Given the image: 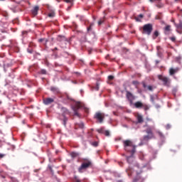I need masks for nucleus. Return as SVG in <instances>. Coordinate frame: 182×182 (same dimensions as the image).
I'll list each match as a JSON object with an SVG mask.
<instances>
[{
	"mask_svg": "<svg viewBox=\"0 0 182 182\" xmlns=\"http://www.w3.org/2000/svg\"><path fill=\"white\" fill-rule=\"evenodd\" d=\"M158 134L160 136V137H163V133L158 132Z\"/></svg>",
	"mask_w": 182,
	"mask_h": 182,
	"instance_id": "nucleus-36",
	"label": "nucleus"
},
{
	"mask_svg": "<svg viewBox=\"0 0 182 182\" xmlns=\"http://www.w3.org/2000/svg\"><path fill=\"white\" fill-rule=\"evenodd\" d=\"M132 83L134 85V86H137V85H139V82L137 81H133Z\"/></svg>",
	"mask_w": 182,
	"mask_h": 182,
	"instance_id": "nucleus-32",
	"label": "nucleus"
},
{
	"mask_svg": "<svg viewBox=\"0 0 182 182\" xmlns=\"http://www.w3.org/2000/svg\"><path fill=\"white\" fill-rule=\"evenodd\" d=\"M41 73H42V75H46V70H41Z\"/></svg>",
	"mask_w": 182,
	"mask_h": 182,
	"instance_id": "nucleus-29",
	"label": "nucleus"
},
{
	"mask_svg": "<svg viewBox=\"0 0 182 182\" xmlns=\"http://www.w3.org/2000/svg\"><path fill=\"white\" fill-rule=\"evenodd\" d=\"M157 36H159V31H155L154 33V39H156V38H157Z\"/></svg>",
	"mask_w": 182,
	"mask_h": 182,
	"instance_id": "nucleus-24",
	"label": "nucleus"
},
{
	"mask_svg": "<svg viewBox=\"0 0 182 182\" xmlns=\"http://www.w3.org/2000/svg\"><path fill=\"white\" fill-rule=\"evenodd\" d=\"M172 22H173V23H176L174 22V20H173Z\"/></svg>",
	"mask_w": 182,
	"mask_h": 182,
	"instance_id": "nucleus-47",
	"label": "nucleus"
},
{
	"mask_svg": "<svg viewBox=\"0 0 182 182\" xmlns=\"http://www.w3.org/2000/svg\"><path fill=\"white\" fill-rule=\"evenodd\" d=\"M98 133H102V134H105L106 136H110V132L109 131H105L104 128H100L97 130Z\"/></svg>",
	"mask_w": 182,
	"mask_h": 182,
	"instance_id": "nucleus-13",
	"label": "nucleus"
},
{
	"mask_svg": "<svg viewBox=\"0 0 182 182\" xmlns=\"http://www.w3.org/2000/svg\"><path fill=\"white\" fill-rule=\"evenodd\" d=\"M75 182H80V181L79 179H77V177H75Z\"/></svg>",
	"mask_w": 182,
	"mask_h": 182,
	"instance_id": "nucleus-39",
	"label": "nucleus"
},
{
	"mask_svg": "<svg viewBox=\"0 0 182 182\" xmlns=\"http://www.w3.org/2000/svg\"><path fill=\"white\" fill-rule=\"evenodd\" d=\"M123 144H124V149L125 151H128L131 153V154H134V153H136V146L132 141L131 140H124L123 141Z\"/></svg>",
	"mask_w": 182,
	"mask_h": 182,
	"instance_id": "nucleus-1",
	"label": "nucleus"
},
{
	"mask_svg": "<svg viewBox=\"0 0 182 182\" xmlns=\"http://www.w3.org/2000/svg\"><path fill=\"white\" fill-rule=\"evenodd\" d=\"M71 157H73V159H75V157H77V156H79V154L76 153V152H72L70 154Z\"/></svg>",
	"mask_w": 182,
	"mask_h": 182,
	"instance_id": "nucleus-21",
	"label": "nucleus"
},
{
	"mask_svg": "<svg viewBox=\"0 0 182 182\" xmlns=\"http://www.w3.org/2000/svg\"><path fill=\"white\" fill-rule=\"evenodd\" d=\"M92 166V162L89 160L85 161L78 168L79 173H83L87 168H89Z\"/></svg>",
	"mask_w": 182,
	"mask_h": 182,
	"instance_id": "nucleus-4",
	"label": "nucleus"
},
{
	"mask_svg": "<svg viewBox=\"0 0 182 182\" xmlns=\"http://www.w3.org/2000/svg\"><path fill=\"white\" fill-rule=\"evenodd\" d=\"M158 79H159V80H161V82H163L164 86H167L168 87V86H170L171 81L169 77H167L163 75H159Z\"/></svg>",
	"mask_w": 182,
	"mask_h": 182,
	"instance_id": "nucleus-6",
	"label": "nucleus"
},
{
	"mask_svg": "<svg viewBox=\"0 0 182 182\" xmlns=\"http://www.w3.org/2000/svg\"><path fill=\"white\" fill-rule=\"evenodd\" d=\"M95 90H99V84H97L96 87H95Z\"/></svg>",
	"mask_w": 182,
	"mask_h": 182,
	"instance_id": "nucleus-37",
	"label": "nucleus"
},
{
	"mask_svg": "<svg viewBox=\"0 0 182 182\" xmlns=\"http://www.w3.org/2000/svg\"><path fill=\"white\" fill-rule=\"evenodd\" d=\"M143 33H146V35H151L153 31V26L150 23L145 24L143 27Z\"/></svg>",
	"mask_w": 182,
	"mask_h": 182,
	"instance_id": "nucleus-5",
	"label": "nucleus"
},
{
	"mask_svg": "<svg viewBox=\"0 0 182 182\" xmlns=\"http://www.w3.org/2000/svg\"><path fill=\"white\" fill-rule=\"evenodd\" d=\"M151 100H152V102H154V100H153V97H151Z\"/></svg>",
	"mask_w": 182,
	"mask_h": 182,
	"instance_id": "nucleus-48",
	"label": "nucleus"
},
{
	"mask_svg": "<svg viewBox=\"0 0 182 182\" xmlns=\"http://www.w3.org/2000/svg\"><path fill=\"white\" fill-rule=\"evenodd\" d=\"M80 107H82V104H80V102H77L75 105L73 107L75 116H77L78 117H80V115L77 112V110H79Z\"/></svg>",
	"mask_w": 182,
	"mask_h": 182,
	"instance_id": "nucleus-9",
	"label": "nucleus"
},
{
	"mask_svg": "<svg viewBox=\"0 0 182 182\" xmlns=\"http://www.w3.org/2000/svg\"><path fill=\"white\" fill-rule=\"evenodd\" d=\"M156 63H159V61H156Z\"/></svg>",
	"mask_w": 182,
	"mask_h": 182,
	"instance_id": "nucleus-50",
	"label": "nucleus"
},
{
	"mask_svg": "<svg viewBox=\"0 0 182 182\" xmlns=\"http://www.w3.org/2000/svg\"><path fill=\"white\" fill-rule=\"evenodd\" d=\"M39 11V6H35L33 9L31 10V13L33 16H36L38 15V11Z\"/></svg>",
	"mask_w": 182,
	"mask_h": 182,
	"instance_id": "nucleus-14",
	"label": "nucleus"
},
{
	"mask_svg": "<svg viewBox=\"0 0 182 182\" xmlns=\"http://www.w3.org/2000/svg\"><path fill=\"white\" fill-rule=\"evenodd\" d=\"M166 129H170V125H167Z\"/></svg>",
	"mask_w": 182,
	"mask_h": 182,
	"instance_id": "nucleus-43",
	"label": "nucleus"
},
{
	"mask_svg": "<svg viewBox=\"0 0 182 182\" xmlns=\"http://www.w3.org/2000/svg\"><path fill=\"white\" fill-rule=\"evenodd\" d=\"M48 16H49V18H53V16H55V12L52 11V12L49 13Z\"/></svg>",
	"mask_w": 182,
	"mask_h": 182,
	"instance_id": "nucleus-23",
	"label": "nucleus"
},
{
	"mask_svg": "<svg viewBox=\"0 0 182 182\" xmlns=\"http://www.w3.org/2000/svg\"><path fill=\"white\" fill-rule=\"evenodd\" d=\"M154 129V127H147V129H146V133H147L148 135L144 136L142 139V141L144 143L149 141V140H151V139H154V134H153Z\"/></svg>",
	"mask_w": 182,
	"mask_h": 182,
	"instance_id": "nucleus-2",
	"label": "nucleus"
},
{
	"mask_svg": "<svg viewBox=\"0 0 182 182\" xmlns=\"http://www.w3.org/2000/svg\"><path fill=\"white\" fill-rule=\"evenodd\" d=\"M50 90L52 92H54V93H59V90L57 88V87H52L50 88Z\"/></svg>",
	"mask_w": 182,
	"mask_h": 182,
	"instance_id": "nucleus-19",
	"label": "nucleus"
},
{
	"mask_svg": "<svg viewBox=\"0 0 182 182\" xmlns=\"http://www.w3.org/2000/svg\"><path fill=\"white\" fill-rule=\"evenodd\" d=\"M171 28V26H166V27H165V31H170V28Z\"/></svg>",
	"mask_w": 182,
	"mask_h": 182,
	"instance_id": "nucleus-28",
	"label": "nucleus"
},
{
	"mask_svg": "<svg viewBox=\"0 0 182 182\" xmlns=\"http://www.w3.org/2000/svg\"><path fill=\"white\" fill-rule=\"evenodd\" d=\"M171 40L172 41V42H175L176 41V37H171Z\"/></svg>",
	"mask_w": 182,
	"mask_h": 182,
	"instance_id": "nucleus-35",
	"label": "nucleus"
},
{
	"mask_svg": "<svg viewBox=\"0 0 182 182\" xmlns=\"http://www.w3.org/2000/svg\"><path fill=\"white\" fill-rule=\"evenodd\" d=\"M95 24L93 23H91L90 24V26L89 27H87V31H92V26H93Z\"/></svg>",
	"mask_w": 182,
	"mask_h": 182,
	"instance_id": "nucleus-25",
	"label": "nucleus"
},
{
	"mask_svg": "<svg viewBox=\"0 0 182 182\" xmlns=\"http://www.w3.org/2000/svg\"><path fill=\"white\" fill-rule=\"evenodd\" d=\"M29 52V53H32V50H30V51H28Z\"/></svg>",
	"mask_w": 182,
	"mask_h": 182,
	"instance_id": "nucleus-45",
	"label": "nucleus"
},
{
	"mask_svg": "<svg viewBox=\"0 0 182 182\" xmlns=\"http://www.w3.org/2000/svg\"><path fill=\"white\" fill-rule=\"evenodd\" d=\"M127 160L128 163H129V164H132V163H133V161H134V156H133V154H132V156H128L127 158Z\"/></svg>",
	"mask_w": 182,
	"mask_h": 182,
	"instance_id": "nucleus-17",
	"label": "nucleus"
},
{
	"mask_svg": "<svg viewBox=\"0 0 182 182\" xmlns=\"http://www.w3.org/2000/svg\"><path fill=\"white\" fill-rule=\"evenodd\" d=\"M139 159H140L141 160H143V158H141V156H139Z\"/></svg>",
	"mask_w": 182,
	"mask_h": 182,
	"instance_id": "nucleus-44",
	"label": "nucleus"
},
{
	"mask_svg": "<svg viewBox=\"0 0 182 182\" xmlns=\"http://www.w3.org/2000/svg\"><path fill=\"white\" fill-rule=\"evenodd\" d=\"M23 33H26V32H23Z\"/></svg>",
	"mask_w": 182,
	"mask_h": 182,
	"instance_id": "nucleus-49",
	"label": "nucleus"
},
{
	"mask_svg": "<svg viewBox=\"0 0 182 182\" xmlns=\"http://www.w3.org/2000/svg\"><path fill=\"white\" fill-rule=\"evenodd\" d=\"M127 97L129 102H130L131 105L133 104V101L136 100V97H134V95H133V94L129 91L127 92Z\"/></svg>",
	"mask_w": 182,
	"mask_h": 182,
	"instance_id": "nucleus-10",
	"label": "nucleus"
},
{
	"mask_svg": "<svg viewBox=\"0 0 182 182\" xmlns=\"http://www.w3.org/2000/svg\"><path fill=\"white\" fill-rule=\"evenodd\" d=\"M136 119H137L138 123H143V116H141V114H137Z\"/></svg>",
	"mask_w": 182,
	"mask_h": 182,
	"instance_id": "nucleus-18",
	"label": "nucleus"
},
{
	"mask_svg": "<svg viewBox=\"0 0 182 182\" xmlns=\"http://www.w3.org/2000/svg\"><path fill=\"white\" fill-rule=\"evenodd\" d=\"M57 2H60V0H56ZM64 2H66L67 4H70L73 2V0H64Z\"/></svg>",
	"mask_w": 182,
	"mask_h": 182,
	"instance_id": "nucleus-22",
	"label": "nucleus"
},
{
	"mask_svg": "<svg viewBox=\"0 0 182 182\" xmlns=\"http://www.w3.org/2000/svg\"><path fill=\"white\" fill-rule=\"evenodd\" d=\"M95 119L97 120L99 123H103V120L105 119V114L103 112H96L95 116Z\"/></svg>",
	"mask_w": 182,
	"mask_h": 182,
	"instance_id": "nucleus-8",
	"label": "nucleus"
},
{
	"mask_svg": "<svg viewBox=\"0 0 182 182\" xmlns=\"http://www.w3.org/2000/svg\"><path fill=\"white\" fill-rule=\"evenodd\" d=\"M55 102V98H50V97H48V98H45L43 99V103L44 105H52V103H53Z\"/></svg>",
	"mask_w": 182,
	"mask_h": 182,
	"instance_id": "nucleus-12",
	"label": "nucleus"
},
{
	"mask_svg": "<svg viewBox=\"0 0 182 182\" xmlns=\"http://www.w3.org/2000/svg\"><path fill=\"white\" fill-rule=\"evenodd\" d=\"M144 104L141 102L138 101L134 103V106L136 109H140V107H143Z\"/></svg>",
	"mask_w": 182,
	"mask_h": 182,
	"instance_id": "nucleus-16",
	"label": "nucleus"
},
{
	"mask_svg": "<svg viewBox=\"0 0 182 182\" xmlns=\"http://www.w3.org/2000/svg\"><path fill=\"white\" fill-rule=\"evenodd\" d=\"M148 89V90H153V87L151 85H149L146 87Z\"/></svg>",
	"mask_w": 182,
	"mask_h": 182,
	"instance_id": "nucleus-31",
	"label": "nucleus"
},
{
	"mask_svg": "<svg viewBox=\"0 0 182 182\" xmlns=\"http://www.w3.org/2000/svg\"><path fill=\"white\" fill-rule=\"evenodd\" d=\"M98 145L99 144L97 143V141L92 142V146H94V147H97Z\"/></svg>",
	"mask_w": 182,
	"mask_h": 182,
	"instance_id": "nucleus-27",
	"label": "nucleus"
},
{
	"mask_svg": "<svg viewBox=\"0 0 182 182\" xmlns=\"http://www.w3.org/2000/svg\"><path fill=\"white\" fill-rule=\"evenodd\" d=\"M102 22H103V20H100L98 21V25H102Z\"/></svg>",
	"mask_w": 182,
	"mask_h": 182,
	"instance_id": "nucleus-38",
	"label": "nucleus"
},
{
	"mask_svg": "<svg viewBox=\"0 0 182 182\" xmlns=\"http://www.w3.org/2000/svg\"><path fill=\"white\" fill-rule=\"evenodd\" d=\"M176 28V32H178V33H180V35H181L182 33V21L180 20L179 21V23H174Z\"/></svg>",
	"mask_w": 182,
	"mask_h": 182,
	"instance_id": "nucleus-11",
	"label": "nucleus"
},
{
	"mask_svg": "<svg viewBox=\"0 0 182 182\" xmlns=\"http://www.w3.org/2000/svg\"><path fill=\"white\" fill-rule=\"evenodd\" d=\"M4 154H0V159H2V157H4Z\"/></svg>",
	"mask_w": 182,
	"mask_h": 182,
	"instance_id": "nucleus-40",
	"label": "nucleus"
},
{
	"mask_svg": "<svg viewBox=\"0 0 182 182\" xmlns=\"http://www.w3.org/2000/svg\"><path fill=\"white\" fill-rule=\"evenodd\" d=\"M156 19H161V18L160 16H156Z\"/></svg>",
	"mask_w": 182,
	"mask_h": 182,
	"instance_id": "nucleus-42",
	"label": "nucleus"
},
{
	"mask_svg": "<svg viewBox=\"0 0 182 182\" xmlns=\"http://www.w3.org/2000/svg\"><path fill=\"white\" fill-rule=\"evenodd\" d=\"M141 18V19L143 18V14H139L138 17H135V21H136V22H140V18Z\"/></svg>",
	"mask_w": 182,
	"mask_h": 182,
	"instance_id": "nucleus-20",
	"label": "nucleus"
},
{
	"mask_svg": "<svg viewBox=\"0 0 182 182\" xmlns=\"http://www.w3.org/2000/svg\"><path fill=\"white\" fill-rule=\"evenodd\" d=\"M114 77H113L112 75H109V76H108L109 80H113Z\"/></svg>",
	"mask_w": 182,
	"mask_h": 182,
	"instance_id": "nucleus-30",
	"label": "nucleus"
},
{
	"mask_svg": "<svg viewBox=\"0 0 182 182\" xmlns=\"http://www.w3.org/2000/svg\"><path fill=\"white\" fill-rule=\"evenodd\" d=\"M177 72H178V68H170L169 69V75L171 76H173V75H174V73H177Z\"/></svg>",
	"mask_w": 182,
	"mask_h": 182,
	"instance_id": "nucleus-15",
	"label": "nucleus"
},
{
	"mask_svg": "<svg viewBox=\"0 0 182 182\" xmlns=\"http://www.w3.org/2000/svg\"><path fill=\"white\" fill-rule=\"evenodd\" d=\"M78 126H79V127H80L81 129H83V126H84V124H83V123H80L79 124H78Z\"/></svg>",
	"mask_w": 182,
	"mask_h": 182,
	"instance_id": "nucleus-33",
	"label": "nucleus"
},
{
	"mask_svg": "<svg viewBox=\"0 0 182 182\" xmlns=\"http://www.w3.org/2000/svg\"><path fill=\"white\" fill-rule=\"evenodd\" d=\"M63 115L60 119L63 121L64 126H66V122H68V117H66V114H69V111L65 107L62 108Z\"/></svg>",
	"mask_w": 182,
	"mask_h": 182,
	"instance_id": "nucleus-7",
	"label": "nucleus"
},
{
	"mask_svg": "<svg viewBox=\"0 0 182 182\" xmlns=\"http://www.w3.org/2000/svg\"><path fill=\"white\" fill-rule=\"evenodd\" d=\"M178 1H179V0H175V2H178Z\"/></svg>",
	"mask_w": 182,
	"mask_h": 182,
	"instance_id": "nucleus-46",
	"label": "nucleus"
},
{
	"mask_svg": "<svg viewBox=\"0 0 182 182\" xmlns=\"http://www.w3.org/2000/svg\"><path fill=\"white\" fill-rule=\"evenodd\" d=\"M127 173L128 174V176H132V174H141V168H140V166H139L138 164L134 166L133 168L129 167V168L127 169Z\"/></svg>",
	"mask_w": 182,
	"mask_h": 182,
	"instance_id": "nucleus-3",
	"label": "nucleus"
},
{
	"mask_svg": "<svg viewBox=\"0 0 182 182\" xmlns=\"http://www.w3.org/2000/svg\"><path fill=\"white\" fill-rule=\"evenodd\" d=\"M143 109H144V110H149V106L147 105H144L142 106Z\"/></svg>",
	"mask_w": 182,
	"mask_h": 182,
	"instance_id": "nucleus-26",
	"label": "nucleus"
},
{
	"mask_svg": "<svg viewBox=\"0 0 182 182\" xmlns=\"http://www.w3.org/2000/svg\"><path fill=\"white\" fill-rule=\"evenodd\" d=\"M143 87H144V89L148 87L147 85H146L145 82H143Z\"/></svg>",
	"mask_w": 182,
	"mask_h": 182,
	"instance_id": "nucleus-34",
	"label": "nucleus"
},
{
	"mask_svg": "<svg viewBox=\"0 0 182 182\" xmlns=\"http://www.w3.org/2000/svg\"><path fill=\"white\" fill-rule=\"evenodd\" d=\"M39 41V42H43V41H45V39L44 38H41L40 40H38Z\"/></svg>",
	"mask_w": 182,
	"mask_h": 182,
	"instance_id": "nucleus-41",
	"label": "nucleus"
}]
</instances>
